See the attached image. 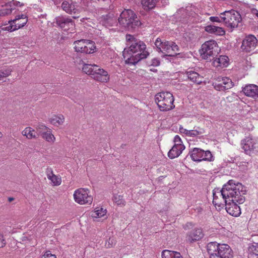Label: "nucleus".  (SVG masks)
<instances>
[{
  "label": "nucleus",
  "mask_w": 258,
  "mask_h": 258,
  "mask_svg": "<svg viewBox=\"0 0 258 258\" xmlns=\"http://www.w3.org/2000/svg\"><path fill=\"white\" fill-rule=\"evenodd\" d=\"M174 145H177V146L183 145L182 144V141H181V138L178 135H176L174 137Z\"/></svg>",
  "instance_id": "c03bdc74"
},
{
  "label": "nucleus",
  "mask_w": 258,
  "mask_h": 258,
  "mask_svg": "<svg viewBox=\"0 0 258 258\" xmlns=\"http://www.w3.org/2000/svg\"><path fill=\"white\" fill-rule=\"evenodd\" d=\"M155 100L160 110L162 111H169L175 107L173 104V96L169 92H162L157 94L155 96Z\"/></svg>",
  "instance_id": "423d86ee"
},
{
  "label": "nucleus",
  "mask_w": 258,
  "mask_h": 258,
  "mask_svg": "<svg viewBox=\"0 0 258 258\" xmlns=\"http://www.w3.org/2000/svg\"><path fill=\"white\" fill-rule=\"evenodd\" d=\"M185 75L190 81L198 84H200L203 81V77L195 71H187Z\"/></svg>",
  "instance_id": "393cba45"
},
{
  "label": "nucleus",
  "mask_w": 258,
  "mask_h": 258,
  "mask_svg": "<svg viewBox=\"0 0 258 258\" xmlns=\"http://www.w3.org/2000/svg\"><path fill=\"white\" fill-rule=\"evenodd\" d=\"M47 177L50 181V183L53 186L59 185L61 183V179L59 176L53 174L52 168H47L46 170Z\"/></svg>",
  "instance_id": "412c9836"
},
{
  "label": "nucleus",
  "mask_w": 258,
  "mask_h": 258,
  "mask_svg": "<svg viewBox=\"0 0 258 258\" xmlns=\"http://www.w3.org/2000/svg\"><path fill=\"white\" fill-rule=\"evenodd\" d=\"M14 8L11 7V5L6 6V7L0 10V17H4L11 14Z\"/></svg>",
  "instance_id": "473e14b6"
},
{
  "label": "nucleus",
  "mask_w": 258,
  "mask_h": 258,
  "mask_svg": "<svg viewBox=\"0 0 258 258\" xmlns=\"http://www.w3.org/2000/svg\"><path fill=\"white\" fill-rule=\"evenodd\" d=\"M223 14L224 17H223V23L231 31L238 27L239 24L241 22V15L234 10L225 11Z\"/></svg>",
  "instance_id": "1a4fd4ad"
},
{
  "label": "nucleus",
  "mask_w": 258,
  "mask_h": 258,
  "mask_svg": "<svg viewBox=\"0 0 258 258\" xmlns=\"http://www.w3.org/2000/svg\"><path fill=\"white\" fill-rule=\"evenodd\" d=\"M36 128L38 132V135L40 136H42L43 135V133H45V132L49 130V128H48L47 126H46L45 125L43 124H39L37 126Z\"/></svg>",
  "instance_id": "e433bc0d"
},
{
  "label": "nucleus",
  "mask_w": 258,
  "mask_h": 258,
  "mask_svg": "<svg viewBox=\"0 0 258 258\" xmlns=\"http://www.w3.org/2000/svg\"><path fill=\"white\" fill-rule=\"evenodd\" d=\"M179 131L180 133L187 136V132H188V130H186L185 128H184L182 126H180L179 127Z\"/></svg>",
  "instance_id": "8fccbe9b"
},
{
  "label": "nucleus",
  "mask_w": 258,
  "mask_h": 258,
  "mask_svg": "<svg viewBox=\"0 0 258 258\" xmlns=\"http://www.w3.org/2000/svg\"><path fill=\"white\" fill-rule=\"evenodd\" d=\"M158 1L159 0H142L141 4L145 10L149 11L155 8Z\"/></svg>",
  "instance_id": "bb28decb"
},
{
  "label": "nucleus",
  "mask_w": 258,
  "mask_h": 258,
  "mask_svg": "<svg viewBox=\"0 0 258 258\" xmlns=\"http://www.w3.org/2000/svg\"><path fill=\"white\" fill-rule=\"evenodd\" d=\"M115 240H114V239L112 238H109L108 240V242H106L105 246L107 247H110L113 246L115 244Z\"/></svg>",
  "instance_id": "a18cd8bd"
},
{
  "label": "nucleus",
  "mask_w": 258,
  "mask_h": 258,
  "mask_svg": "<svg viewBox=\"0 0 258 258\" xmlns=\"http://www.w3.org/2000/svg\"><path fill=\"white\" fill-rule=\"evenodd\" d=\"M75 201L80 205H91L93 197L87 188H80L76 189L73 195Z\"/></svg>",
  "instance_id": "f8f14e48"
},
{
  "label": "nucleus",
  "mask_w": 258,
  "mask_h": 258,
  "mask_svg": "<svg viewBox=\"0 0 258 258\" xmlns=\"http://www.w3.org/2000/svg\"><path fill=\"white\" fill-rule=\"evenodd\" d=\"M2 136V134L0 132V137H1Z\"/></svg>",
  "instance_id": "4d7b16f0"
},
{
  "label": "nucleus",
  "mask_w": 258,
  "mask_h": 258,
  "mask_svg": "<svg viewBox=\"0 0 258 258\" xmlns=\"http://www.w3.org/2000/svg\"><path fill=\"white\" fill-rule=\"evenodd\" d=\"M248 164V163L246 161H241L239 162L238 163V167L239 168V169L244 171L246 169H247V165Z\"/></svg>",
  "instance_id": "79ce46f5"
},
{
  "label": "nucleus",
  "mask_w": 258,
  "mask_h": 258,
  "mask_svg": "<svg viewBox=\"0 0 258 258\" xmlns=\"http://www.w3.org/2000/svg\"><path fill=\"white\" fill-rule=\"evenodd\" d=\"M207 250L210 258H231L233 256L231 248L226 244L211 242L207 245Z\"/></svg>",
  "instance_id": "20e7f679"
},
{
  "label": "nucleus",
  "mask_w": 258,
  "mask_h": 258,
  "mask_svg": "<svg viewBox=\"0 0 258 258\" xmlns=\"http://www.w3.org/2000/svg\"><path fill=\"white\" fill-rule=\"evenodd\" d=\"M252 13L258 18V11L257 10H253Z\"/></svg>",
  "instance_id": "864d4df0"
},
{
  "label": "nucleus",
  "mask_w": 258,
  "mask_h": 258,
  "mask_svg": "<svg viewBox=\"0 0 258 258\" xmlns=\"http://www.w3.org/2000/svg\"><path fill=\"white\" fill-rule=\"evenodd\" d=\"M162 258H183L179 252L164 250L162 252Z\"/></svg>",
  "instance_id": "cd10ccee"
},
{
  "label": "nucleus",
  "mask_w": 258,
  "mask_h": 258,
  "mask_svg": "<svg viewBox=\"0 0 258 258\" xmlns=\"http://www.w3.org/2000/svg\"><path fill=\"white\" fill-rule=\"evenodd\" d=\"M118 21L120 25L128 28H134L141 24L136 15L130 9L124 10L122 11Z\"/></svg>",
  "instance_id": "6e6552de"
},
{
  "label": "nucleus",
  "mask_w": 258,
  "mask_h": 258,
  "mask_svg": "<svg viewBox=\"0 0 258 258\" xmlns=\"http://www.w3.org/2000/svg\"><path fill=\"white\" fill-rule=\"evenodd\" d=\"M99 22L106 27H111L116 23V18L112 13H110L100 17Z\"/></svg>",
  "instance_id": "a211bd4d"
},
{
  "label": "nucleus",
  "mask_w": 258,
  "mask_h": 258,
  "mask_svg": "<svg viewBox=\"0 0 258 258\" xmlns=\"http://www.w3.org/2000/svg\"><path fill=\"white\" fill-rule=\"evenodd\" d=\"M205 30L209 33L219 36H223L225 34V31L223 28L213 25L206 26Z\"/></svg>",
  "instance_id": "5701e85b"
},
{
  "label": "nucleus",
  "mask_w": 258,
  "mask_h": 258,
  "mask_svg": "<svg viewBox=\"0 0 258 258\" xmlns=\"http://www.w3.org/2000/svg\"><path fill=\"white\" fill-rule=\"evenodd\" d=\"M249 251L252 252L255 255L258 256V245H252L249 247Z\"/></svg>",
  "instance_id": "37998d69"
},
{
  "label": "nucleus",
  "mask_w": 258,
  "mask_h": 258,
  "mask_svg": "<svg viewBox=\"0 0 258 258\" xmlns=\"http://www.w3.org/2000/svg\"><path fill=\"white\" fill-rule=\"evenodd\" d=\"M64 118L62 116H54L50 119V122L56 126L61 124L63 122Z\"/></svg>",
  "instance_id": "72a5a7b5"
},
{
  "label": "nucleus",
  "mask_w": 258,
  "mask_h": 258,
  "mask_svg": "<svg viewBox=\"0 0 258 258\" xmlns=\"http://www.w3.org/2000/svg\"><path fill=\"white\" fill-rule=\"evenodd\" d=\"M65 23H66V25H67V23L69 25H71L72 26H73V23L71 22V21H69V19L68 18H66V21H65Z\"/></svg>",
  "instance_id": "603ef678"
},
{
  "label": "nucleus",
  "mask_w": 258,
  "mask_h": 258,
  "mask_svg": "<svg viewBox=\"0 0 258 258\" xmlns=\"http://www.w3.org/2000/svg\"><path fill=\"white\" fill-rule=\"evenodd\" d=\"M23 136H25L28 139L37 138V135L35 134V130L31 127H26L22 132Z\"/></svg>",
  "instance_id": "c756f323"
},
{
  "label": "nucleus",
  "mask_w": 258,
  "mask_h": 258,
  "mask_svg": "<svg viewBox=\"0 0 258 258\" xmlns=\"http://www.w3.org/2000/svg\"><path fill=\"white\" fill-rule=\"evenodd\" d=\"M200 159H201V161H212L214 160V157L210 151H204L203 152V155H202V157H201V158Z\"/></svg>",
  "instance_id": "f704fd0d"
},
{
  "label": "nucleus",
  "mask_w": 258,
  "mask_h": 258,
  "mask_svg": "<svg viewBox=\"0 0 258 258\" xmlns=\"http://www.w3.org/2000/svg\"><path fill=\"white\" fill-rule=\"evenodd\" d=\"M126 39L127 46L122 52L126 63L135 65L149 55V52L146 50V45L143 41L130 34L126 35Z\"/></svg>",
  "instance_id": "f257e3e1"
},
{
  "label": "nucleus",
  "mask_w": 258,
  "mask_h": 258,
  "mask_svg": "<svg viewBox=\"0 0 258 258\" xmlns=\"http://www.w3.org/2000/svg\"><path fill=\"white\" fill-rule=\"evenodd\" d=\"M41 136L43 139L45 140L48 142H53L55 140V137L54 135L51 133V131L50 129L43 133V135Z\"/></svg>",
  "instance_id": "2f4dec72"
},
{
  "label": "nucleus",
  "mask_w": 258,
  "mask_h": 258,
  "mask_svg": "<svg viewBox=\"0 0 258 258\" xmlns=\"http://www.w3.org/2000/svg\"><path fill=\"white\" fill-rule=\"evenodd\" d=\"M241 187V183L234 180H229L221 190H213V204L219 207H223L226 203V200L230 198H233V192L236 190H241L239 188Z\"/></svg>",
  "instance_id": "f03ea898"
},
{
  "label": "nucleus",
  "mask_w": 258,
  "mask_h": 258,
  "mask_svg": "<svg viewBox=\"0 0 258 258\" xmlns=\"http://www.w3.org/2000/svg\"><path fill=\"white\" fill-rule=\"evenodd\" d=\"M204 150L198 148H194L190 152L189 155L191 159L194 161H201V157L203 155Z\"/></svg>",
  "instance_id": "a878e982"
},
{
  "label": "nucleus",
  "mask_w": 258,
  "mask_h": 258,
  "mask_svg": "<svg viewBox=\"0 0 258 258\" xmlns=\"http://www.w3.org/2000/svg\"><path fill=\"white\" fill-rule=\"evenodd\" d=\"M224 17V15L223 14V12L221 13L220 14V15L219 17H214L212 16L210 17L209 19L211 22H223V17Z\"/></svg>",
  "instance_id": "4c0bfd02"
},
{
  "label": "nucleus",
  "mask_w": 258,
  "mask_h": 258,
  "mask_svg": "<svg viewBox=\"0 0 258 258\" xmlns=\"http://www.w3.org/2000/svg\"><path fill=\"white\" fill-rule=\"evenodd\" d=\"M184 145H174L168 153V156L170 159H174L178 157L184 150Z\"/></svg>",
  "instance_id": "b1692460"
},
{
  "label": "nucleus",
  "mask_w": 258,
  "mask_h": 258,
  "mask_svg": "<svg viewBox=\"0 0 258 258\" xmlns=\"http://www.w3.org/2000/svg\"><path fill=\"white\" fill-rule=\"evenodd\" d=\"M41 258H56L54 254H51L50 251H46Z\"/></svg>",
  "instance_id": "09e8293b"
},
{
  "label": "nucleus",
  "mask_w": 258,
  "mask_h": 258,
  "mask_svg": "<svg viewBox=\"0 0 258 258\" xmlns=\"http://www.w3.org/2000/svg\"><path fill=\"white\" fill-rule=\"evenodd\" d=\"M219 51V47L216 41L210 40L202 44L200 52L203 59H211V57L217 54Z\"/></svg>",
  "instance_id": "9b49d317"
},
{
  "label": "nucleus",
  "mask_w": 258,
  "mask_h": 258,
  "mask_svg": "<svg viewBox=\"0 0 258 258\" xmlns=\"http://www.w3.org/2000/svg\"><path fill=\"white\" fill-rule=\"evenodd\" d=\"M243 93L247 96L253 98H258V86L254 84H248L242 88Z\"/></svg>",
  "instance_id": "f3484780"
},
{
  "label": "nucleus",
  "mask_w": 258,
  "mask_h": 258,
  "mask_svg": "<svg viewBox=\"0 0 258 258\" xmlns=\"http://www.w3.org/2000/svg\"><path fill=\"white\" fill-rule=\"evenodd\" d=\"M257 45V39L252 34L245 36L242 40L241 49L245 52H253Z\"/></svg>",
  "instance_id": "2eb2a0df"
},
{
  "label": "nucleus",
  "mask_w": 258,
  "mask_h": 258,
  "mask_svg": "<svg viewBox=\"0 0 258 258\" xmlns=\"http://www.w3.org/2000/svg\"><path fill=\"white\" fill-rule=\"evenodd\" d=\"M12 72V69L10 68H8L5 70H1L0 71V80L9 76Z\"/></svg>",
  "instance_id": "c9c22d12"
},
{
  "label": "nucleus",
  "mask_w": 258,
  "mask_h": 258,
  "mask_svg": "<svg viewBox=\"0 0 258 258\" xmlns=\"http://www.w3.org/2000/svg\"><path fill=\"white\" fill-rule=\"evenodd\" d=\"M27 22L28 17L26 15H18L14 19L9 21V25L3 28L2 30L13 32L23 27Z\"/></svg>",
  "instance_id": "ddd939ff"
},
{
  "label": "nucleus",
  "mask_w": 258,
  "mask_h": 258,
  "mask_svg": "<svg viewBox=\"0 0 258 258\" xmlns=\"http://www.w3.org/2000/svg\"><path fill=\"white\" fill-rule=\"evenodd\" d=\"M82 71L98 82L106 83L110 79L108 72L96 64H84Z\"/></svg>",
  "instance_id": "39448f33"
},
{
  "label": "nucleus",
  "mask_w": 258,
  "mask_h": 258,
  "mask_svg": "<svg viewBox=\"0 0 258 258\" xmlns=\"http://www.w3.org/2000/svg\"><path fill=\"white\" fill-rule=\"evenodd\" d=\"M219 83H214L213 85L217 91H225L231 88L234 84L231 80L228 77L218 78Z\"/></svg>",
  "instance_id": "dca6fc26"
},
{
  "label": "nucleus",
  "mask_w": 258,
  "mask_h": 258,
  "mask_svg": "<svg viewBox=\"0 0 258 258\" xmlns=\"http://www.w3.org/2000/svg\"><path fill=\"white\" fill-rule=\"evenodd\" d=\"M74 49L76 51L84 53H92L96 48L95 43L91 40L81 39L74 42Z\"/></svg>",
  "instance_id": "4468645a"
},
{
  "label": "nucleus",
  "mask_w": 258,
  "mask_h": 258,
  "mask_svg": "<svg viewBox=\"0 0 258 258\" xmlns=\"http://www.w3.org/2000/svg\"><path fill=\"white\" fill-rule=\"evenodd\" d=\"M32 239V238H28L27 235H24L22 237V240L23 241H26V240L30 241V240H31Z\"/></svg>",
  "instance_id": "3c124183"
},
{
  "label": "nucleus",
  "mask_w": 258,
  "mask_h": 258,
  "mask_svg": "<svg viewBox=\"0 0 258 258\" xmlns=\"http://www.w3.org/2000/svg\"><path fill=\"white\" fill-rule=\"evenodd\" d=\"M6 244V240L4 235L0 233V248L3 247Z\"/></svg>",
  "instance_id": "de8ad7c7"
},
{
  "label": "nucleus",
  "mask_w": 258,
  "mask_h": 258,
  "mask_svg": "<svg viewBox=\"0 0 258 258\" xmlns=\"http://www.w3.org/2000/svg\"><path fill=\"white\" fill-rule=\"evenodd\" d=\"M64 2H62V4H61V8L62 9L64 10Z\"/></svg>",
  "instance_id": "5fc2aeb1"
},
{
  "label": "nucleus",
  "mask_w": 258,
  "mask_h": 258,
  "mask_svg": "<svg viewBox=\"0 0 258 258\" xmlns=\"http://www.w3.org/2000/svg\"><path fill=\"white\" fill-rule=\"evenodd\" d=\"M204 236L202 230L200 228H198L194 230L189 233L186 236V241L191 243L196 241L199 240Z\"/></svg>",
  "instance_id": "aec40b11"
},
{
  "label": "nucleus",
  "mask_w": 258,
  "mask_h": 258,
  "mask_svg": "<svg viewBox=\"0 0 258 258\" xmlns=\"http://www.w3.org/2000/svg\"><path fill=\"white\" fill-rule=\"evenodd\" d=\"M57 25L61 28L64 27V18L63 17H58L56 18Z\"/></svg>",
  "instance_id": "a19ab883"
},
{
  "label": "nucleus",
  "mask_w": 258,
  "mask_h": 258,
  "mask_svg": "<svg viewBox=\"0 0 258 258\" xmlns=\"http://www.w3.org/2000/svg\"><path fill=\"white\" fill-rule=\"evenodd\" d=\"M241 190H235L233 193V198L226 200L225 209L227 212L234 217H238L241 214V210L238 204H242L245 201L244 195L246 194V188L241 184Z\"/></svg>",
  "instance_id": "7ed1b4c3"
},
{
  "label": "nucleus",
  "mask_w": 258,
  "mask_h": 258,
  "mask_svg": "<svg viewBox=\"0 0 258 258\" xmlns=\"http://www.w3.org/2000/svg\"><path fill=\"white\" fill-rule=\"evenodd\" d=\"M241 147L249 156L258 154V138L252 136L245 137L241 141Z\"/></svg>",
  "instance_id": "9d476101"
},
{
  "label": "nucleus",
  "mask_w": 258,
  "mask_h": 258,
  "mask_svg": "<svg viewBox=\"0 0 258 258\" xmlns=\"http://www.w3.org/2000/svg\"><path fill=\"white\" fill-rule=\"evenodd\" d=\"M10 5H11V7H22V6H24V4L20 2H18V1H14V0H13L11 3H10Z\"/></svg>",
  "instance_id": "49530a36"
},
{
  "label": "nucleus",
  "mask_w": 258,
  "mask_h": 258,
  "mask_svg": "<svg viewBox=\"0 0 258 258\" xmlns=\"http://www.w3.org/2000/svg\"><path fill=\"white\" fill-rule=\"evenodd\" d=\"M150 71H152V72H157V70H156V69H150Z\"/></svg>",
  "instance_id": "6e6d98bb"
},
{
  "label": "nucleus",
  "mask_w": 258,
  "mask_h": 258,
  "mask_svg": "<svg viewBox=\"0 0 258 258\" xmlns=\"http://www.w3.org/2000/svg\"><path fill=\"white\" fill-rule=\"evenodd\" d=\"M204 133L205 130L203 128L198 127L197 129L188 130L187 136L194 137Z\"/></svg>",
  "instance_id": "7c9ffc66"
},
{
  "label": "nucleus",
  "mask_w": 258,
  "mask_h": 258,
  "mask_svg": "<svg viewBox=\"0 0 258 258\" xmlns=\"http://www.w3.org/2000/svg\"><path fill=\"white\" fill-rule=\"evenodd\" d=\"M213 64L217 68L227 67L229 64V58L227 56L220 55L213 60Z\"/></svg>",
  "instance_id": "4be33fe9"
},
{
  "label": "nucleus",
  "mask_w": 258,
  "mask_h": 258,
  "mask_svg": "<svg viewBox=\"0 0 258 258\" xmlns=\"http://www.w3.org/2000/svg\"><path fill=\"white\" fill-rule=\"evenodd\" d=\"M78 10L75 8V6L73 4H67L66 3V12L72 15L73 18H77L79 17L78 15Z\"/></svg>",
  "instance_id": "c85d7f7f"
},
{
  "label": "nucleus",
  "mask_w": 258,
  "mask_h": 258,
  "mask_svg": "<svg viewBox=\"0 0 258 258\" xmlns=\"http://www.w3.org/2000/svg\"><path fill=\"white\" fill-rule=\"evenodd\" d=\"M91 217L94 221H98V219L103 220L107 218V210L102 207H96L91 213Z\"/></svg>",
  "instance_id": "6ab92c4d"
},
{
  "label": "nucleus",
  "mask_w": 258,
  "mask_h": 258,
  "mask_svg": "<svg viewBox=\"0 0 258 258\" xmlns=\"http://www.w3.org/2000/svg\"><path fill=\"white\" fill-rule=\"evenodd\" d=\"M155 45L157 50L159 52H161L165 55L174 56L177 54L179 51L178 46L172 41L161 40L157 38L155 42Z\"/></svg>",
  "instance_id": "0eeeda50"
},
{
  "label": "nucleus",
  "mask_w": 258,
  "mask_h": 258,
  "mask_svg": "<svg viewBox=\"0 0 258 258\" xmlns=\"http://www.w3.org/2000/svg\"><path fill=\"white\" fill-rule=\"evenodd\" d=\"M114 201L117 205H124L125 202L122 199V196L115 195L114 196Z\"/></svg>",
  "instance_id": "ea45409f"
},
{
  "label": "nucleus",
  "mask_w": 258,
  "mask_h": 258,
  "mask_svg": "<svg viewBox=\"0 0 258 258\" xmlns=\"http://www.w3.org/2000/svg\"><path fill=\"white\" fill-rule=\"evenodd\" d=\"M148 64L149 66L158 67L160 64V60L158 58L154 57L152 59H151L150 61L148 62Z\"/></svg>",
  "instance_id": "58836bf2"
}]
</instances>
